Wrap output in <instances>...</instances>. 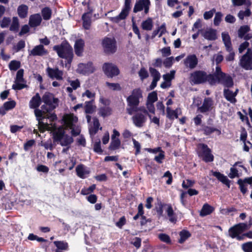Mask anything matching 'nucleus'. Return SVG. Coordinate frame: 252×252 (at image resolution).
<instances>
[{"label":"nucleus","mask_w":252,"mask_h":252,"mask_svg":"<svg viewBox=\"0 0 252 252\" xmlns=\"http://www.w3.org/2000/svg\"><path fill=\"white\" fill-rule=\"evenodd\" d=\"M209 82L211 85L220 83L226 87H231L233 85L232 78L222 72L219 66H216L215 74L209 77Z\"/></svg>","instance_id":"1"},{"label":"nucleus","mask_w":252,"mask_h":252,"mask_svg":"<svg viewBox=\"0 0 252 252\" xmlns=\"http://www.w3.org/2000/svg\"><path fill=\"white\" fill-rule=\"evenodd\" d=\"M50 131H54V137L55 141L57 142L62 146H69L73 143V139L72 137L65 134L64 129L63 127L56 128L53 126Z\"/></svg>","instance_id":"2"},{"label":"nucleus","mask_w":252,"mask_h":252,"mask_svg":"<svg viewBox=\"0 0 252 252\" xmlns=\"http://www.w3.org/2000/svg\"><path fill=\"white\" fill-rule=\"evenodd\" d=\"M34 114L38 122V129L41 132H43L45 130H50V128L53 126L52 125L50 126L47 123H43L42 122V120L44 118H47L49 119L51 121H54L57 119L56 115L55 114H53L50 115L48 114H46L45 111H42L36 108L35 109Z\"/></svg>","instance_id":"3"},{"label":"nucleus","mask_w":252,"mask_h":252,"mask_svg":"<svg viewBox=\"0 0 252 252\" xmlns=\"http://www.w3.org/2000/svg\"><path fill=\"white\" fill-rule=\"evenodd\" d=\"M53 49L60 58L67 60L68 62L72 61L73 57V49L68 43L64 42L60 45L54 46Z\"/></svg>","instance_id":"4"},{"label":"nucleus","mask_w":252,"mask_h":252,"mask_svg":"<svg viewBox=\"0 0 252 252\" xmlns=\"http://www.w3.org/2000/svg\"><path fill=\"white\" fill-rule=\"evenodd\" d=\"M64 124L66 127L71 129V133L73 136H77L80 133V127L76 125L78 121V118L73 114H66L63 116V119Z\"/></svg>","instance_id":"5"},{"label":"nucleus","mask_w":252,"mask_h":252,"mask_svg":"<svg viewBox=\"0 0 252 252\" xmlns=\"http://www.w3.org/2000/svg\"><path fill=\"white\" fill-rule=\"evenodd\" d=\"M136 111L137 112L132 118L133 123L137 127H142L147 120L148 112L144 107H140Z\"/></svg>","instance_id":"6"},{"label":"nucleus","mask_w":252,"mask_h":252,"mask_svg":"<svg viewBox=\"0 0 252 252\" xmlns=\"http://www.w3.org/2000/svg\"><path fill=\"white\" fill-rule=\"evenodd\" d=\"M102 46L104 52L107 54H112L117 51V44L113 37H105L102 41Z\"/></svg>","instance_id":"7"},{"label":"nucleus","mask_w":252,"mask_h":252,"mask_svg":"<svg viewBox=\"0 0 252 252\" xmlns=\"http://www.w3.org/2000/svg\"><path fill=\"white\" fill-rule=\"evenodd\" d=\"M198 155L205 162H211L214 160V156L208 146L204 144L198 145Z\"/></svg>","instance_id":"8"},{"label":"nucleus","mask_w":252,"mask_h":252,"mask_svg":"<svg viewBox=\"0 0 252 252\" xmlns=\"http://www.w3.org/2000/svg\"><path fill=\"white\" fill-rule=\"evenodd\" d=\"M240 65L244 69L249 70L252 69V51L248 49L240 60Z\"/></svg>","instance_id":"9"},{"label":"nucleus","mask_w":252,"mask_h":252,"mask_svg":"<svg viewBox=\"0 0 252 252\" xmlns=\"http://www.w3.org/2000/svg\"><path fill=\"white\" fill-rule=\"evenodd\" d=\"M131 0H125V5L119 15L111 18V21L119 23L120 21L124 20L127 16L130 10Z\"/></svg>","instance_id":"10"},{"label":"nucleus","mask_w":252,"mask_h":252,"mask_svg":"<svg viewBox=\"0 0 252 252\" xmlns=\"http://www.w3.org/2000/svg\"><path fill=\"white\" fill-rule=\"evenodd\" d=\"M142 97L141 91L139 89L133 90L131 94L127 98L128 105L131 107H136L139 103V99Z\"/></svg>","instance_id":"11"},{"label":"nucleus","mask_w":252,"mask_h":252,"mask_svg":"<svg viewBox=\"0 0 252 252\" xmlns=\"http://www.w3.org/2000/svg\"><path fill=\"white\" fill-rule=\"evenodd\" d=\"M212 74L207 75L202 71H196L191 74L190 80L194 84H200L207 81L209 82V77Z\"/></svg>","instance_id":"12"},{"label":"nucleus","mask_w":252,"mask_h":252,"mask_svg":"<svg viewBox=\"0 0 252 252\" xmlns=\"http://www.w3.org/2000/svg\"><path fill=\"white\" fill-rule=\"evenodd\" d=\"M42 99L51 109H55L58 105L59 102L58 98L54 97L53 94L48 92H46L44 94Z\"/></svg>","instance_id":"13"},{"label":"nucleus","mask_w":252,"mask_h":252,"mask_svg":"<svg viewBox=\"0 0 252 252\" xmlns=\"http://www.w3.org/2000/svg\"><path fill=\"white\" fill-rule=\"evenodd\" d=\"M23 75L24 70L23 69H21L17 71L15 83L12 86L13 89L21 90L26 87Z\"/></svg>","instance_id":"14"},{"label":"nucleus","mask_w":252,"mask_h":252,"mask_svg":"<svg viewBox=\"0 0 252 252\" xmlns=\"http://www.w3.org/2000/svg\"><path fill=\"white\" fill-rule=\"evenodd\" d=\"M103 69L108 77H113L118 75L119 71L117 67L112 63H106L103 65Z\"/></svg>","instance_id":"15"},{"label":"nucleus","mask_w":252,"mask_h":252,"mask_svg":"<svg viewBox=\"0 0 252 252\" xmlns=\"http://www.w3.org/2000/svg\"><path fill=\"white\" fill-rule=\"evenodd\" d=\"M150 5L149 0H139L135 4L133 12L136 13L144 9L145 13L147 14L149 12Z\"/></svg>","instance_id":"16"},{"label":"nucleus","mask_w":252,"mask_h":252,"mask_svg":"<svg viewBox=\"0 0 252 252\" xmlns=\"http://www.w3.org/2000/svg\"><path fill=\"white\" fill-rule=\"evenodd\" d=\"M94 68L91 63H79L77 71L78 73L84 75L89 74L94 72Z\"/></svg>","instance_id":"17"},{"label":"nucleus","mask_w":252,"mask_h":252,"mask_svg":"<svg viewBox=\"0 0 252 252\" xmlns=\"http://www.w3.org/2000/svg\"><path fill=\"white\" fill-rule=\"evenodd\" d=\"M46 72L51 78H55L58 80H61L63 78V72L59 70L58 68H51L49 67L47 68Z\"/></svg>","instance_id":"18"},{"label":"nucleus","mask_w":252,"mask_h":252,"mask_svg":"<svg viewBox=\"0 0 252 252\" xmlns=\"http://www.w3.org/2000/svg\"><path fill=\"white\" fill-rule=\"evenodd\" d=\"M214 107V102L210 98H205L204 99L202 105L198 107L197 110L201 113H205L211 110Z\"/></svg>","instance_id":"19"},{"label":"nucleus","mask_w":252,"mask_h":252,"mask_svg":"<svg viewBox=\"0 0 252 252\" xmlns=\"http://www.w3.org/2000/svg\"><path fill=\"white\" fill-rule=\"evenodd\" d=\"M201 35L208 40H215L217 39V31L211 28L202 29Z\"/></svg>","instance_id":"20"},{"label":"nucleus","mask_w":252,"mask_h":252,"mask_svg":"<svg viewBox=\"0 0 252 252\" xmlns=\"http://www.w3.org/2000/svg\"><path fill=\"white\" fill-rule=\"evenodd\" d=\"M29 56H42L47 54V51L45 49L42 45L35 46L32 50L29 51Z\"/></svg>","instance_id":"21"},{"label":"nucleus","mask_w":252,"mask_h":252,"mask_svg":"<svg viewBox=\"0 0 252 252\" xmlns=\"http://www.w3.org/2000/svg\"><path fill=\"white\" fill-rule=\"evenodd\" d=\"M184 63L187 67L193 69L197 65L198 59L195 55H190L186 58Z\"/></svg>","instance_id":"22"},{"label":"nucleus","mask_w":252,"mask_h":252,"mask_svg":"<svg viewBox=\"0 0 252 252\" xmlns=\"http://www.w3.org/2000/svg\"><path fill=\"white\" fill-rule=\"evenodd\" d=\"M41 21V16L39 14H34L30 16L29 24L31 27H36L40 25Z\"/></svg>","instance_id":"23"},{"label":"nucleus","mask_w":252,"mask_h":252,"mask_svg":"<svg viewBox=\"0 0 252 252\" xmlns=\"http://www.w3.org/2000/svg\"><path fill=\"white\" fill-rule=\"evenodd\" d=\"M85 46L84 41L82 39H78L75 41L74 48L75 54L79 56H82L84 52Z\"/></svg>","instance_id":"24"},{"label":"nucleus","mask_w":252,"mask_h":252,"mask_svg":"<svg viewBox=\"0 0 252 252\" xmlns=\"http://www.w3.org/2000/svg\"><path fill=\"white\" fill-rule=\"evenodd\" d=\"M77 175L81 178H85L90 173L89 170L83 165H78L76 167Z\"/></svg>","instance_id":"25"},{"label":"nucleus","mask_w":252,"mask_h":252,"mask_svg":"<svg viewBox=\"0 0 252 252\" xmlns=\"http://www.w3.org/2000/svg\"><path fill=\"white\" fill-rule=\"evenodd\" d=\"M41 97L38 93L33 96L29 102L30 107L32 109H35L39 106L41 104Z\"/></svg>","instance_id":"26"},{"label":"nucleus","mask_w":252,"mask_h":252,"mask_svg":"<svg viewBox=\"0 0 252 252\" xmlns=\"http://www.w3.org/2000/svg\"><path fill=\"white\" fill-rule=\"evenodd\" d=\"M212 175L216 177L220 182L227 186L228 188L230 187L229 180L227 177L221 174L220 172L217 171H211Z\"/></svg>","instance_id":"27"},{"label":"nucleus","mask_w":252,"mask_h":252,"mask_svg":"<svg viewBox=\"0 0 252 252\" xmlns=\"http://www.w3.org/2000/svg\"><path fill=\"white\" fill-rule=\"evenodd\" d=\"M101 130L102 127H100V124L97 118H93V125L89 129V132L91 135L95 134L98 129Z\"/></svg>","instance_id":"28"},{"label":"nucleus","mask_w":252,"mask_h":252,"mask_svg":"<svg viewBox=\"0 0 252 252\" xmlns=\"http://www.w3.org/2000/svg\"><path fill=\"white\" fill-rule=\"evenodd\" d=\"M229 235L232 238H237L238 240L243 239V236H240L239 235L241 233L240 230L237 227V225L231 227L228 231Z\"/></svg>","instance_id":"29"},{"label":"nucleus","mask_w":252,"mask_h":252,"mask_svg":"<svg viewBox=\"0 0 252 252\" xmlns=\"http://www.w3.org/2000/svg\"><path fill=\"white\" fill-rule=\"evenodd\" d=\"M92 14L90 12L85 13L82 16L83 27L85 29H89L91 24Z\"/></svg>","instance_id":"30"},{"label":"nucleus","mask_w":252,"mask_h":252,"mask_svg":"<svg viewBox=\"0 0 252 252\" xmlns=\"http://www.w3.org/2000/svg\"><path fill=\"white\" fill-rule=\"evenodd\" d=\"M28 6L25 4H21L17 8V13L21 18H24L27 16Z\"/></svg>","instance_id":"31"},{"label":"nucleus","mask_w":252,"mask_h":252,"mask_svg":"<svg viewBox=\"0 0 252 252\" xmlns=\"http://www.w3.org/2000/svg\"><path fill=\"white\" fill-rule=\"evenodd\" d=\"M224 95L225 98L232 103H234L236 101V99L235 97V94H233V92L228 89L224 90Z\"/></svg>","instance_id":"32"},{"label":"nucleus","mask_w":252,"mask_h":252,"mask_svg":"<svg viewBox=\"0 0 252 252\" xmlns=\"http://www.w3.org/2000/svg\"><path fill=\"white\" fill-rule=\"evenodd\" d=\"M221 37L225 48L230 49V47H232V45L228 33L226 32H223L221 33Z\"/></svg>","instance_id":"33"},{"label":"nucleus","mask_w":252,"mask_h":252,"mask_svg":"<svg viewBox=\"0 0 252 252\" xmlns=\"http://www.w3.org/2000/svg\"><path fill=\"white\" fill-rule=\"evenodd\" d=\"M213 211V208L208 204H206L203 205L200 215L201 216H205L211 214Z\"/></svg>","instance_id":"34"},{"label":"nucleus","mask_w":252,"mask_h":252,"mask_svg":"<svg viewBox=\"0 0 252 252\" xmlns=\"http://www.w3.org/2000/svg\"><path fill=\"white\" fill-rule=\"evenodd\" d=\"M141 26L142 28L144 30H151L153 26L152 19L150 18H148L146 20L142 23Z\"/></svg>","instance_id":"35"},{"label":"nucleus","mask_w":252,"mask_h":252,"mask_svg":"<svg viewBox=\"0 0 252 252\" xmlns=\"http://www.w3.org/2000/svg\"><path fill=\"white\" fill-rule=\"evenodd\" d=\"M252 224V219L250 218L248 223H240L237 224V227L240 230L241 233L245 230H248L251 227Z\"/></svg>","instance_id":"36"},{"label":"nucleus","mask_w":252,"mask_h":252,"mask_svg":"<svg viewBox=\"0 0 252 252\" xmlns=\"http://www.w3.org/2000/svg\"><path fill=\"white\" fill-rule=\"evenodd\" d=\"M166 212L169 218L170 221L172 222H175L176 221V218L174 216V211L171 206H168Z\"/></svg>","instance_id":"37"},{"label":"nucleus","mask_w":252,"mask_h":252,"mask_svg":"<svg viewBox=\"0 0 252 252\" xmlns=\"http://www.w3.org/2000/svg\"><path fill=\"white\" fill-rule=\"evenodd\" d=\"M19 27V23L18 18L17 17H14L12 18V23L10 27L11 31L16 32Z\"/></svg>","instance_id":"38"},{"label":"nucleus","mask_w":252,"mask_h":252,"mask_svg":"<svg viewBox=\"0 0 252 252\" xmlns=\"http://www.w3.org/2000/svg\"><path fill=\"white\" fill-rule=\"evenodd\" d=\"M99 114L103 117L108 116L111 114V109L107 106L101 107L99 111Z\"/></svg>","instance_id":"39"},{"label":"nucleus","mask_w":252,"mask_h":252,"mask_svg":"<svg viewBox=\"0 0 252 252\" xmlns=\"http://www.w3.org/2000/svg\"><path fill=\"white\" fill-rule=\"evenodd\" d=\"M251 15L250 8H246L245 10H240L238 13V17L240 20H243L244 17H249Z\"/></svg>","instance_id":"40"},{"label":"nucleus","mask_w":252,"mask_h":252,"mask_svg":"<svg viewBox=\"0 0 252 252\" xmlns=\"http://www.w3.org/2000/svg\"><path fill=\"white\" fill-rule=\"evenodd\" d=\"M95 108V107L93 105L92 101L85 102V112L86 113H92Z\"/></svg>","instance_id":"41"},{"label":"nucleus","mask_w":252,"mask_h":252,"mask_svg":"<svg viewBox=\"0 0 252 252\" xmlns=\"http://www.w3.org/2000/svg\"><path fill=\"white\" fill-rule=\"evenodd\" d=\"M190 233L186 230H182L180 232V238L179 240V243H183L190 236Z\"/></svg>","instance_id":"42"},{"label":"nucleus","mask_w":252,"mask_h":252,"mask_svg":"<svg viewBox=\"0 0 252 252\" xmlns=\"http://www.w3.org/2000/svg\"><path fill=\"white\" fill-rule=\"evenodd\" d=\"M121 145V141L119 139H111V142L109 146V149L115 150L118 149Z\"/></svg>","instance_id":"43"},{"label":"nucleus","mask_w":252,"mask_h":252,"mask_svg":"<svg viewBox=\"0 0 252 252\" xmlns=\"http://www.w3.org/2000/svg\"><path fill=\"white\" fill-rule=\"evenodd\" d=\"M54 244L58 249L66 250L68 249V244L66 242L63 241H54Z\"/></svg>","instance_id":"44"},{"label":"nucleus","mask_w":252,"mask_h":252,"mask_svg":"<svg viewBox=\"0 0 252 252\" xmlns=\"http://www.w3.org/2000/svg\"><path fill=\"white\" fill-rule=\"evenodd\" d=\"M42 15L44 20H49L51 15V10L48 7H45L42 10Z\"/></svg>","instance_id":"45"},{"label":"nucleus","mask_w":252,"mask_h":252,"mask_svg":"<svg viewBox=\"0 0 252 252\" xmlns=\"http://www.w3.org/2000/svg\"><path fill=\"white\" fill-rule=\"evenodd\" d=\"M250 30V27L247 25L242 26L238 31L239 36L241 38L243 37L245 34L248 32Z\"/></svg>","instance_id":"46"},{"label":"nucleus","mask_w":252,"mask_h":252,"mask_svg":"<svg viewBox=\"0 0 252 252\" xmlns=\"http://www.w3.org/2000/svg\"><path fill=\"white\" fill-rule=\"evenodd\" d=\"M20 62L17 61H12L9 64V67L11 70H16L20 67Z\"/></svg>","instance_id":"47"},{"label":"nucleus","mask_w":252,"mask_h":252,"mask_svg":"<svg viewBox=\"0 0 252 252\" xmlns=\"http://www.w3.org/2000/svg\"><path fill=\"white\" fill-rule=\"evenodd\" d=\"M106 85L109 89L113 91H119L121 90V87L118 83H109L107 82Z\"/></svg>","instance_id":"48"},{"label":"nucleus","mask_w":252,"mask_h":252,"mask_svg":"<svg viewBox=\"0 0 252 252\" xmlns=\"http://www.w3.org/2000/svg\"><path fill=\"white\" fill-rule=\"evenodd\" d=\"M149 70L153 79L159 81L160 78V74L159 72L152 67H150Z\"/></svg>","instance_id":"49"},{"label":"nucleus","mask_w":252,"mask_h":252,"mask_svg":"<svg viewBox=\"0 0 252 252\" xmlns=\"http://www.w3.org/2000/svg\"><path fill=\"white\" fill-rule=\"evenodd\" d=\"M11 22V19L8 17H4L2 20L0 21V26L2 28H5L8 27L10 23Z\"/></svg>","instance_id":"50"},{"label":"nucleus","mask_w":252,"mask_h":252,"mask_svg":"<svg viewBox=\"0 0 252 252\" xmlns=\"http://www.w3.org/2000/svg\"><path fill=\"white\" fill-rule=\"evenodd\" d=\"M242 248L245 252H252V242H249L243 244Z\"/></svg>","instance_id":"51"},{"label":"nucleus","mask_w":252,"mask_h":252,"mask_svg":"<svg viewBox=\"0 0 252 252\" xmlns=\"http://www.w3.org/2000/svg\"><path fill=\"white\" fill-rule=\"evenodd\" d=\"M165 158V154L164 152L161 150L160 152L158 153V155L156 156L154 159L158 163H161L162 162V160Z\"/></svg>","instance_id":"52"},{"label":"nucleus","mask_w":252,"mask_h":252,"mask_svg":"<svg viewBox=\"0 0 252 252\" xmlns=\"http://www.w3.org/2000/svg\"><path fill=\"white\" fill-rule=\"evenodd\" d=\"M175 73V72L174 70H172L169 73L163 75V79L165 81L170 82V81L174 77Z\"/></svg>","instance_id":"53"},{"label":"nucleus","mask_w":252,"mask_h":252,"mask_svg":"<svg viewBox=\"0 0 252 252\" xmlns=\"http://www.w3.org/2000/svg\"><path fill=\"white\" fill-rule=\"evenodd\" d=\"M157 99V94L155 92H153L149 94L147 102L154 103L156 101Z\"/></svg>","instance_id":"54"},{"label":"nucleus","mask_w":252,"mask_h":252,"mask_svg":"<svg viewBox=\"0 0 252 252\" xmlns=\"http://www.w3.org/2000/svg\"><path fill=\"white\" fill-rule=\"evenodd\" d=\"M194 181L187 179L183 181L182 186L183 188L188 189L189 187H192L194 185Z\"/></svg>","instance_id":"55"},{"label":"nucleus","mask_w":252,"mask_h":252,"mask_svg":"<svg viewBox=\"0 0 252 252\" xmlns=\"http://www.w3.org/2000/svg\"><path fill=\"white\" fill-rule=\"evenodd\" d=\"M222 14L221 13L218 12L216 13L214 19V24L216 26H218L221 22Z\"/></svg>","instance_id":"56"},{"label":"nucleus","mask_w":252,"mask_h":252,"mask_svg":"<svg viewBox=\"0 0 252 252\" xmlns=\"http://www.w3.org/2000/svg\"><path fill=\"white\" fill-rule=\"evenodd\" d=\"M167 117L170 119H173L174 118H177L175 110L171 109L170 107H167L166 109Z\"/></svg>","instance_id":"57"},{"label":"nucleus","mask_w":252,"mask_h":252,"mask_svg":"<svg viewBox=\"0 0 252 252\" xmlns=\"http://www.w3.org/2000/svg\"><path fill=\"white\" fill-rule=\"evenodd\" d=\"M95 189V185H93L88 188L83 189L81 191V193L83 195H87L93 191Z\"/></svg>","instance_id":"58"},{"label":"nucleus","mask_w":252,"mask_h":252,"mask_svg":"<svg viewBox=\"0 0 252 252\" xmlns=\"http://www.w3.org/2000/svg\"><path fill=\"white\" fill-rule=\"evenodd\" d=\"M229 54L226 57V60L228 61H233L234 59L235 53L233 51L232 47H230V49H226Z\"/></svg>","instance_id":"59"},{"label":"nucleus","mask_w":252,"mask_h":252,"mask_svg":"<svg viewBox=\"0 0 252 252\" xmlns=\"http://www.w3.org/2000/svg\"><path fill=\"white\" fill-rule=\"evenodd\" d=\"M95 93L92 92L89 90H86V91L82 94V97L86 96L88 98L94 99L95 97Z\"/></svg>","instance_id":"60"},{"label":"nucleus","mask_w":252,"mask_h":252,"mask_svg":"<svg viewBox=\"0 0 252 252\" xmlns=\"http://www.w3.org/2000/svg\"><path fill=\"white\" fill-rule=\"evenodd\" d=\"M204 131L205 134L207 135H209L211 134V133L216 131L218 132V134L219 135L220 134V131L217 129L215 128L209 127V126H206L204 128Z\"/></svg>","instance_id":"61"},{"label":"nucleus","mask_w":252,"mask_h":252,"mask_svg":"<svg viewBox=\"0 0 252 252\" xmlns=\"http://www.w3.org/2000/svg\"><path fill=\"white\" fill-rule=\"evenodd\" d=\"M215 12H216V9L214 8L212 9V10H211L210 11H206L203 14L204 18L205 20H208V19H211L213 17L214 14Z\"/></svg>","instance_id":"62"},{"label":"nucleus","mask_w":252,"mask_h":252,"mask_svg":"<svg viewBox=\"0 0 252 252\" xmlns=\"http://www.w3.org/2000/svg\"><path fill=\"white\" fill-rule=\"evenodd\" d=\"M15 104L14 101H10L5 102L3 106L6 110H8L13 108L15 106Z\"/></svg>","instance_id":"63"},{"label":"nucleus","mask_w":252,"mask_h":252,"mask_svg":"<svg viewBox=\"0 0 252 252\" xmlns=\"http://www.w3.org/2000/svg\"><path fill=\"white\" fill-rule=\"evenodd\" d=\"M138 74L141 80H143L147 78L149 76V74L147 71L144 68H142L139 71Z\"/></svg>","instance_id":"64"}]
</instances>
